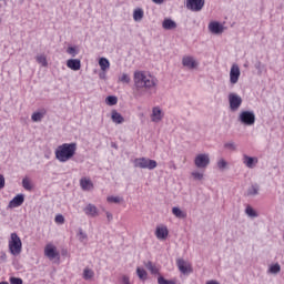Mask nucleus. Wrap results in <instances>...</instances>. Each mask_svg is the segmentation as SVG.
I'll return each mask as SVG.
<instances>
[{"label": "nucleus", "instance_id": "f257e3e1", "mask_svg": "<svg viewBox=\"0 0 284 284\" xmlns=\"http://www.w3.org/2000/svg\"><path fill=\"white\" fill-rule=\"evenodd\" d=\"M134 81V97L139 99L145 94V90H152L159 84V80L152 74H146L143 71H135L133 75ZM144 89V90H143Z\"/></svg>", "mask_w": 284, "mask_h": 284}, {"label": "nucleus", "instance_id": "f03ea898", "mask_svg": "<svg viewBox=\"0 0 284 284\" xmlns=\"http://www.w3.org/2000/svg\"><path fill=\"white\" fill-rule=\"evenodd\" d=\"M77 154V143H63L59 145L55 150V159L60 161V163H65L72 159Z\"/></svg>", "mask_w": 284, "mask_h": 284}, {"label": "nucleus", "instance_id": "7ed1b4c3", "mask_svg": "<svg viewBox=\"0 0 284 284\" xmlns=\"http://www.w3.org/2000/svg\"><path fill=\"white\" fill-rule=\"evenodd\" d=\"M23 250V243L21 242V237L17 233H11V237L9 241V252L13 256H19Z\"/></svg>", "mask_w": 284, "mask_h": 284}, {"label": "nucleus", "instance_id": "20e7f679", "mask_svg": "<svg viewBox=\"0 0 284 284\" xmlns=\"http://www.w3.org/2000/svg\"><path fill=\"white\" fill-rule=\"evenodd\" d=\"M134 168H140V170H155L156 165V160H150L148 158H136L133 161Z\"/></svg>", "mask_w": 284, "mask_h": 284}, {"label": "nucleus", "instance_id": "39448f33", "mask_svg": "<svg viewBox=\"0 0 284 284\" xmlns=\"http://www.w3.org/2000/svg\"><path fill=\"white\" fill-rule=\"evenodd\" d=\"M239 121L243 125H254L256 123V114H254V111H242L239 115Z\"/></svg>", "mask_w": 284, "mask_h": 284}, {"label": "nucleus", "instance_id": "423d86ee", "mask_svg": "<svg viewBox=\"0 0 284 284\" xmlns=\"http://www.w3.org/2000/svg\"><path fill=\"white\" fill-rule=\"evenodd\" d=\"M229 103H230V110L231 112H236L239 108H241L243 103V98L236 93H230L229 94Z\"/></svg>", "mask_w": 284, "mask_h": 284}, {"label": "nucleus", "instance_id": "0eeeda50", "mask_svg": "<svg viewBox=\"0 0 284 284\" xmlns=\"http://www.w3.org/2000/svg\"><path fill=\"white\" fill-rule=\"evenodd\" d=\"M194 164L200 170H205L210 165V154L200 153L195 156Z\"/></svg>", "mask_w": 284, "mask_h": 284}, {"label": "nucleus", "instance_id": "6e6552de", "mask_svg": "<svg viewBox=\"0 0 284 284\" xmlns=\"http://www.w3.org/2000/svg\"><path fill=\"white\" fill-rule=\"evenodd\" d=\"M44 255L47 256V258L49 261H54V258H57L59 261V258H61V255L59 254V251H57V246H54L52 244H47L45 245Z\"/></svg>", "mask_w": 284, "mask_h": 284}, {"label": "nucleus", "instance_id": "1a4fd4ad", "mask_svg": "<svg viewBox=\"0 0 284 284\" xmlns=\"http://www.w3.org/2000/svg\"><path fill=\"white\" fill-rule=\"evenodd\" d=\"M186 8L192 12H201V9L205 8V0H186Z\"/></svg>", "mask_w": 284, "mask_h": 284}, {"label": "nucleus", "instance_id": "9d476101", "mask_svg": "<svg viewBox=\"0 0 284 284\" xmlns=\"http://www.w3.org/2000/svg\"><path fill=\"white\" fill-rule=\"evenodd\" d=\"M176 265L181 274L187 275V274H192L193 272L192 265H190V263L185 262V260L183 258H178Z\"/></svg>", "mask_w": 284, "mask_h": 284}, {"label": "nucleus", "instance_id": "9b49d317", "mask_svg": "<svg viewBox=\"0 0 284 284\" xmlns=\"http://www.w3.org/2000/svg\"><path fill=\"white\" fill-rule=\"evenodd\" d=\"M240 78H241V69L237 67V64H233L230 71V83L232 85H236V83H239Z\"/></svg>", "mask_w": 284, "mask_h": 284}, {"label": "nucleus", "instance_id": "f8f14e48", "mask_svg": "<svg viewBox=\"0 0 284 284\" xmlns=\"http://www.w3.org/2000/svg\"><path fill=\"white\" fill-rule=\"evenodd\" d=\"M83 212L87 216H91V219H97L99 216V209L97 205L89 203L84 209Z\"/></svg>", "mask_w": 284, "mask_h": 284}, {"label": "nucleus", "instance_id": "ddd939ff", "mask_svg": "<svg viewBox=\"0 0 284 284\" xmlns=\"http://www.w3.org/2000/svg\"><path fill=\"white\" fill-rule=\"evenodd\" d=\"M26 201V195H23L22 193L16 195L10 202L8 207H21V205H23Z\"/></svg>", "mask_w": 284, "mask_h": 284}, {"label": "nucleus", "instance_id": "4468645a", "mask_svg": "<svg viewBox=\"0 0 284 284\" xmlns=\"http://www.w3.org/2000/svg\"><path fill=\"white\" fill-rule=\"evenodd\" d=\"M169 234H170V231H168V226H158L155 230V236L160 241H165Z\"/></svg>", "mask_w": 284, "mask_h": 284}, {"label": "nucleus", "instance_id": "2eb2a0df", "mask_svg": "<svg viewBox=\"0 0 284 284\" xmlns=\"http://www.w3.org/2000/svg\"><path fill=\"white\" fill-rule=\"evenodd\" d=\"M182 65H184V68H189V70H194V68H196L199 63L196 62V60H194L193 57H184L182 59Z\"/></svg>", "mask_w": 284, "mask_h": 284}, {"label": "nucleus", "instance_id": "dca6fc26", "mask_svg": "<svg viewBox=\"0 0 284 284\" xmlns=\"http://www.w3.org/2000/svg\"><path fill=\"white\" fill-rule=\"evenodd\" d=\"M243 163L250 170L254 169L256 163H258V158H252L248 155H243Z\"/></svg>", "mask_w": 284, "mask_h": 284}, {"label": "nucleus", "instance_id": "f3484780", "mask_svg": "<svg viewBox=\"0 0 284 284\" xmlns=\"http://www.w3.org/2000/svg\"><path fill=\"white\" fill-rule=\"evenodd\" d=\"M152 121L153 123H159V121L163 120V111L159 106H154L152 109Z\"/></svg>", "mask_w": 284, "mask_h": 284}, {"label": "nucleus", "instance_id": "a211bd4d", "mask_svg": "<svg viewBox=\"0 0 284 284\" xmlns=\"http://www.w3.org/2000/svg\"><path fill=\"white\" fill-rule=\"evenodd\" d=\"M209 30L212 34H223V24L220 22H211L209 24Z\"/></svg>", "mask_w": 284, "mask_h": 284}, {"label": "nucleus", "instance_id": "6ab92c4d", "mask_svg": "<svg viewBox=\"0 0 284 284\" xmlns=\"http://www.w3.org/2000/svg\"><path fill=\"white\" fill-rule=\"evenodd\" d=\"M163 30H176L178 24L172 18H165L162 22Z\"/></svg>", "mask_w": 284, "mask_h": 284}, {"label": "nucleus", "instance_id": "aec40b11", "mask_svg": "<svg viewBox=\"0 0 284 284\" xmlns=\"http://www.w3.org/2000/svg\"><path fill=\"white\" fill-rule=\"evenodd\" d=\"M67 67L70 68V70H73L74 72L81 70V60L79 59H69L67 61Z\"/></svg>", "mask_w": 284, "mask_h": 284}, {"label": "nucleus", "instance_id": "412c9836", "mask_svg": "<svg viewBox=\"0 0 284 284\" xmlns=\"http://www.w3.org/2000/svg\"><path fill=\"white\" fill-rule=\"evenodd\" d=\"M111 120L113 121V123H118L119 125L125 122V118H123V115H121V113H119L116 110L112 111Z\"/></svg>", "mask_w": 284, "mask_h": 284}, {"label": "nucleus", "instance_id": "4be33fe9", "mask_svg": "<svg viewBox=\"0 0 284 284\" xmlns=\"http://www.w3.org/2000/svg\"><path fill=\"white\" fill-rule=\"evenodd\" d=\"M80 186H81L82 190L88 191V190H92V187H94V184L92 183L91 180L82 178L80 180Z\"/></svg>", "mask_w": 284, "mask_h": 284}, {"label": "nucleus", "instance_id": "5701e85b", "mask_svg": "<svg viewBox=\"0 0 284 284\" xmlns=\"http://www.w3.org/2000/svg\"><path fill=\"white\" fill-rule=\"evenodd\" d=\"M172 214L176 219H187V213L183 212L179 206L172 209Z\"/></svg>", "mask_w": 284, "mask_h": 284}, {"label": "nucleus", "instance_id": "b1692460", "mask_svg": "<svg viewBox=\"0 0 284 284\" xmlns=\"http://www.w3.org/2000/svg\"><path fill=\"white\" fill-rule=\"evenodd\" d=\"M43 116H45V110H42L41 112H34L31 115V121L39 123L43 120Z\"/></svg>", "mask_w": 284, "mask_h": 284}, {"label": "nucleus", "instance_id": "393cba45", "mask_svg": "<svg viewBox=\"0 0 284 284\" xmlns=\"http://www.w3.org/2000/svg\"><path fill=\"white\" fill-rule=\"evenodd\" d=\"M144 17L143 9L138 8L133 11V19L134 21H142Z\"/></svg>", "mask_w": 284, "mask_h": 284}, {"label": "nucleus", "instance_id": "a878e982", "mask_svg": "<svg viewBox=\"0 0 284 284\" xmlns=\"http://www.w3.org/2000/svg\"><path fill=\"white\" fill-rule=\"evenodd\" d=\"M258 190V184H252L251 187L247 189V196H257Z\"/></svg>", "mask_w": 284, "mask_h": 284}, {"label": "nucleus", "instance_id": "bb28decb", "mask_svg": "<svg viewBox=\"0 0 284 284\" xmlns=\"http://www.w3.org/2000/svg\"><path fill=\"white\" fill-rule=\"evenodd\" d=\"M99 65L103 72L110 68V60L106 58H100Z\"/></svg>", "mask_w": 284, "mask_h": 284}, {"label": "nucleus", "instance_id": "cd10ccee", "mask_svg": "<svg viewBox=\"0 0 284 284\" xmlns=\"http://www.w3.org/2000/svg\"><path fill=\"white\" fill-rule=\"evenodd\" d=\"M136 274H138L140 281H148V271H145L144 268L138 267Z\"/></svg>", "mask_w": 284, "mask_h": 284}, {"label": "nucleus", "instance_id": "c85d7f7f", "mask_svg": "<svg viewBox=\"0 0 284 284\" xmlns=\"http://www.w3.org/2000/svg\"><path fill=\"white\" fill-rule=\"evenodd\" d=\"M105 103L106 105H116V103H119V98H116V95H108L105 98Z\"/></svg>", "mask_w": 284, "mask_h": 284}, {"label": "nucleus", "instance_id": "c756f323", "mask_svg": "<svg viewBox=\"0 0 284 284\" xmlns=\"http://www.w3.org/2000/svg\"><path fill=\"white\" fill-rule=\"evenodd\" d=\"M94 277V271L90 270V268H84L83 271V278L84 281H90V278Z\"/></svg>", "mask_w": 284, "mask_h": 284}, {"label": "nucleus", "instance_id": "7c9ffc66", "mask_svg": "<svg viewBox=\"0 0 284 284\" xmlns=\"http://www.w3.org/2000/svg\"><path fill=\"white\" fill-rule=\"evenodd\" d=\"M36 61L41 63L42 68H48V58L45 55H37Z\"/></svg>", "mask_w": 284, "mask_h": 284}, {"label": "nucleus", "instance_id": "2f4dec72", "mask_svg": "<svg viewBox=\"0 0 284 284\" xmlns=\"http://www.w3.org/2000/svg\"><path fill=\"white\" fill-rule=\"evenodd\" d=\"M146 270H149V272H151V274H159V268H156V266H154V264H152L151 261H149L145 264Z\"/></svg>", "mask_w": 284, "mask_h": 284}, {"label": "nucleus", "instance_id": "473e14b6", "mask_svg": "<svg viewBox=\"0 0 284 284\" xmlns=\"http://www.w3.org/2000/svg\"><path fill=\"white\" fill-rule=\"evenodd\" d=\"M270 274H278L281 272V264L275 263L268 268Z\"/></svg>", "mask_w": 284, "mask_h": 284}, {"label": "nucleus", "instance_id": "72a5a7b5", "mask_svg": "<svg viewBox=\"0 0 284 284\" xmlns=\"http://www.w3.org/2000/svg\"><path fill=\"white\" fill-rule=\"evenodd\" d=\"M158 284H176V282L172 281V280H165V277H163V275H160L158 277Z\"/></svg>", "mask_w": 284, "mask_h": 284}, {"label": "nucleus", "instance_id": "f704fd0d", "mask_svg": "<svg viewBox=\"0 0 284 284\" xmlns=\"http://www.w3.org/2000/svg\"><path fill=\"white\" fill-rule=\"evenodd\" d=\"M225 150H230L231 152H236V144L234 142L224 143Z\"/></svg>", "mask_w": 284, "mask_h": 284}, {"label": "nucleus", "instance_id": "c9c22d12", "mask_svg": "<svg viewBox=\"0 0 284 284\" xmlns=\"http://www.w3.org/2000/svg\"><path fill=\"white\" fill-rule=\"evenodd\" d=\"M22 187L29 192L32 190V184H30V180H28V178L22 180Z\"/></svg>", "mask_w": 284, "mask_h": 284}, {"label": "nucleus", "instance_id": "e433bc0d", "mask_svg": "<svg viewBox=\"0 0 284 284\" xmlns=\"http://www.w3.org/2000/svg\"><path fill=\"white\" fill-rule=\"evenodd\" d=\"M245 213L247 214V216H251V217H256V216H258V214L256 213V211H254L253 210V207L252 206H247L246 209H245Z\"/></svg>", "mask_w": 284, "mask_h": 284}, {"label": "nucleus", "instance_id": "4c0bfd02", "mask_svg": "<svg viewBox=\"0 0 284 284\" xmlns=\"http://www.w3.org/2000/svg\"><path fill=\"white\" fill-rule=\"evenodd\" d=\"M120 83H130L132 79L130 78V74L123 73L122 77L119 78Z\"/></svg>", "mask_w": 284, "mask_h": 284}, {"label": "nucleus", "instance_id": "58836bf2", "mask_svg": "<svg viewBox=\"0 0 284 284\" xmlns=\"http://www.w3.org/2000/svg\"><path fill=\"white\" fill-rule=\"evenodd\" d=\"M217 168L219 170H225L227 168V161L225 159H221L217 161Z\"/></svg>", "mask_w": 284, "mask_h": 284}, {"label": "nucleus", "instance_id": "ea45409f", "mask_svg": "<svg viewBox=\"0 0 284 284\" xmlns=\"http://www.w3.org/2000/svg\"><path fill=\"white\" fill-rule=\"evenodd\" d=\"M108 203H121L123 201V197L120 196H109L106 199Z\"/></svg>", "mask_w": 284, "mask_h": 284}, {"label": "nucleus", "instance_id": "a19ab883", "mask_svg": "<svg viewBox=\"0 0 284 284\" xmlns=\"http://www.w3.org/2000/svg\"><path fill=\"white\" fill-rule=\"evenodd\" d=\"M54 222L58 223L59 225H63L65 223V217L61 214L55 215Z\"/></svg>", "mask_w": 284, "mask_h": 284}, {"label": "nucleus", "instance_id": "79ce46f5", "mask_svg": "<svg viewBox=\"0 0 284 284\" xmlns=\"http://www.w3.org/2000/svg\"><path fill=\"white\" fill-rule=\"evenodd\" d=\"M67 52H68V54H71V57H75V55L79 54V51L77 50L75 47H69V48L67 49Z\"/></svg>", "mask_w": 284, "mask_h": 284}, {"label": "nucleus", "instance_id": "37998d69", "mask_svg": "<svg viewBox=\"0 0 284 284\" xmlns=\"http://www.w3.org/2000/svg\"><path fill=\"white\" fill-rule=\"evenodd\" d=\"M192 176L195 181H203V173L192 172Z\"/></svg>", "mask_w": 284, "mask_h": 284}, {"label": "nucleus", "instance_id": "c03bdc74", "mask_svg": "<svg viewBox=\"0 0 284 284\" xmlns=\"http://www.w3.org/2000/svg\"><path fill=\"white\" fill-rule=\"evenodd\" d=\"M9 281L11 284H23V280H21V277H10Z\"/></svg>", "mask_w": 284, "mask_h": 284}, {"label": "nucleus", "instance_id": "a18cd8bd", "mask_svg": "<svg viewBox=\"0 0 284 284\" xmlns=\"http://www.w3.org/2000/svg\"><path fill=\"white\" fill-rule=\"evenodd\" d=\"M79 240L81 241V242H83V241H85V239H88V234H85L84 232H83V229H79Z\"/></svg>", "mask_w": 284, "mask_h": 284}, {"label": "nucleus", "instance_id": "49530a36", "mask_svg": "<svg viewBox=\"0 0 284 284\" xmlns=\"http://www.w3.org/2000/svg\"><path fill=\"white\" fill-rule=\"evenodd\" d=\"M3 187H6V178L0 174V190H3Z\"/></svg>", "mask_w": 284, "mask_h": 284}, {"label": "nucleus", "instance_id": "de8ad7c7", "mask_svg": "<svg viewBox=\"0 0 284 284\" xmlns=\"http://www.w3.org/2000/svg\"><path fill=\"white\" fill-rule=\"evenodd\" d=\"M99 79H101L102 81H105V79H108V74L105 73V71H101L99 73Z\"/></svg>", "mask_w": 284, "mask_h": 284}, {"label": "nucleus", "instance_id": "09e8293b", "mask_svg": "<svg viewBox=\"0 0 284 284\" xmlns=\"http://www.w3.org/2000/svg\"><path fill=\"white\" fill-rule=\"evenodd\" d=\"M122 284H130V277H128L126 275H124L122 277Z\"/></svg>", "mask_w": 284, "mask_h": 284}, {"label": "nucleus", "instance_id": "8fccbe9b", "mask_svg": "<svg viewBox=\"0 0 284 284\" xmlns=\"http://www.w3.org/2000/svg\"><path fill=\"white\" fill-rule=\"evenodd\" d=\"M261 65H262L261 61H257L255 63V68H256V70H258L260 74H261Z\"/></svg>", "mask_w": 284, "mask_h": 284}, {"label": "nucleus", "instance_id": "3c124183", "mask_svg": "<svg viewBox=\"0 0 284 284\" xmlns=\"http://www.w3.org/2000/svg\"><path fill=\"white\" fill-rule=\"evenodd\" d=\"M106 219L109 222L112 221V219H113L112 213L106 212Z\"/></svg>", "mask_w": 284, "mask_h": 284}, {"label": "nucleus", "instance_id": "603ef678", "mask_svg": "<svg viewBox=\"0 0 284 284\" xmlns=\"http://www.w3.org/2000/svg\"><path fill=\"white\" fill-rule=\"evenodd\" d=\"M153 3H158L159 6H161V3H163L165 0H152Z\"/></svg>", "mask_w": 284, "mask_h": 284}, {"label": "nucleus", "instance_id": "864d4df0", "mask_svg": "<svg viewBox=\"0 0 284 284\" xmlns=\"http://www.w3.org/2000/svg\"><path fill=\"white\" fill-rule=\"evenodd\" d=\"M0 284H10V283H8V282H0Z\"/></svg>", "mask_w": 284, "mask_h": 284}, {"label": "nucleus", "instance_id": "5fc2aeb1", "mask_svg": "<svg viewBox=\"0 0 284 284\" xmlns=\"http://www.w3.org/2000/svg\"><path fill=\"white\" fill-rule=\"evenodd\" d=\"M112 148H116V145H112Z\"/></svg>", "mask_w": 284, "mask_h": 284}, {"label": "nucleus", "instance_id": "6e6d98bb", "mask_svg": "<svg viewBox=\"0 0 284 284\" xmlns=\"http://www.w3.org/2000/svg\"><path fill=\"white\" fill-rule=\"evenodd\" d=\"M2 258H6V255H3Z\"/></svg>", "mask_w": 284, "mask_h": 284}]
</instances>
